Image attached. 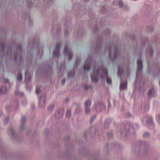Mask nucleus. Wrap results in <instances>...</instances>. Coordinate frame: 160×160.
<instances>
[{"mask_svg": "<svg viewBox=\"0 0 160 160\" xmlns=\"http://www.w3.org/2000/svg\"><path fill=\"white\" fill-rule=\"evenodd\" d=\"M107 71L105 70L102 73V75L101 76V79H103L105 77L106 78L107 82L108 84H110L111 83V79L107 76Z\"/></svg>", "mask_w": 160, "mask_h": 160, "instance_id": "obj_4", "label": "nucleus"}, {"mask_svg": "<svg viewBox=\"0 0 160 160\" xmlns=\"http://www.w3.org/2000/svg\"><path fill=\"white\" fill-rule=\"evenodd\" d=\"M110 136H108V137L109 138H110V136H112V134H111V133L110 134Z\"/></svg>", "mask_w": 160, "mask_h": 160, "instance_id": "obj_29", "label": "nucleus"}, {"mask_svg": "<svg viewBox=\"0 0 160 160\" xmlns=\"http://www.w3.org/2000/svg\"><path fill=\"white\" fill-rule=\"evenodd\" d=\"M92 64V59L91 58H88L87 60H86L85 62V65L83 68L84 70L87 71H89L90 67Z\"/></svg>", "mask_w": 160, "mask_h": 160, "instance_id": "obj_2", "label": "nucleus"}, {"mask_svg": "<svg viewBox=\"0 0 160 160\" xmlns=\"http://www.w3.org/2000/svg\"><path fill=\"white\" fill-rule=\"evenodd\" d=\"M85 112L87 114H89L90 112V107H85Z\"/></svg>", "mask_w": 160, "mask_h": 160, "instance_id": "obj_17", "label": "nucleus"}, {"mask_svg": "<svg viewBox=\"0 0 160 160\" xmlns=\"http://www.w3.org/2000/svg\"><path fill=\"white\" fill-rule=\"evenodd\" d=\"M7 91V87L5 86L0 87V95L4 94Z\"/></svg>", "mask_w": 160, "mask_h": 160, "instance_id": "obj_10", "label": "nucleus"}, {"mask_svg": "<svg viewBox=\"0 0 160 160\" xmlns=\"http://www.w3.org/2000/svg\"><path fill=\"white\" fill-rule=\"evenodd\" d=\"M60 48V45L58 44H57L56 47V49L53 53V56L55 58H58L60 56L59 52L57 50H59Z\"/></svg>", "mask_w": 160, "mask_h": 160, "instance_id": "obj_7", "label": "nucleus"}, {"mask_svg": "<svg viewBox=\"0 0 160 160\" xmlns=\"http://www.w3.org/2000/svg\"><path fill=\"white\" fill-rule=\"evenodd\" d=\"M149 134L148 132H146L143 135V137L145 138H148L149 136Z\"/></svg>", "mask_w": 160, "mask_h": 160, "instance_id": "obj_21", "label": "nucleus"}, {"mask_svg": "<svg viewBox=\"0 0 160 160\" xmlns=\"http://www.w3.org/2000/svg\"><path fill=\"white\" fill-rule=\"evenodd\" d=\"M118 4H119V7L120 8H122L123 6V2H122L121 1H120L119 2Z\"/></svg>", "mask_w": 160, "mask_h": 160, "instance_id": "obj_22", "label": "nucleus"}, {"mask_svg": "<svg viewBox=\"0 0 160 160\" xmlns=\"http://www.w3.org/2000/svg\"><path fill=\"white\" fill-rule=\"evenodd\" d=\"M45 96L44 95L41 96L39 98L38 105L40 107H43L45 105Z\"/></svg>", "mask_w": 160, "mask_h": 160, "instance_id": "obj_5", "label": "nucleus"}, {"mask_svg": "<svg viewBox=\"0 0 160 160\" xmlns=\"http://www.w3.org/2000/svg\"><path fill=\"white\" fill-rule=\"evenodd\" d=\"M154 94V90L153 88L150 89L148 92V94L150 97H152Z\"/></svg>", "mask_w": 160, "mask_h": 160, "instance_id": "obj_14", "label": "nucleus"}, {"mask_svg": "<svg viewBox=\"0 0 160 160\" xmlns=\"http://www.w3.org/2000/svg\"><path fill=\"white\" fill-rule=\"evenodd\" d=\"M137 64L138 69L137 71V76H138V74L142 71L143 68L142 62L140 60H139L138 61Z\"/></svg>", "mask_w": 160, "mask_h": 160, "instance_id": "obj_8", "label": "nucleus"}, {"mask_svg": "<svg viewBox=\"0 0 160 160\" xmlns=\"http://www.w3.org/2000/svg\"><path fill=\"white\" fill-rule=\"evenodd\" d=\"M40 91V89L38 88H37L36 90V94H38Z\"/></svg>", "mask_w": 160, "mask_h": 160, "instance_id": "obj_24", "label": "nucleus"}, {"mask_svg": "<svg viewBox=\"0 0 160 160\" xmlns=\"http://www.w3.org/2000/svg\"><path fill=\"white\" fill-rule=\"evenodd\" d=\"M93 65H94V68H92L93 72V74L91 76V79L92 82H96L98 80V76L99 75L102 76L104 71L105 70L107 71V70L106 69H102L101 68H98V67H97V65H95V63H94Z\"/></svg>", "mask_w": 160, "mask_h": 160, "instance_id": "obj_1", "label": "nucleus"}, {"mask_svg": "<svg viewBox=\"0 0 160 160\" xmlns=\"http://www.w3.org/2000/svg\"><path fill=\"white\" fill-rule=\"evenodd\" d=\"M119 53L118 52L117 50H115V51L113 52L111 51L109 53L108 57L110 58H113L114 60H115L117 58V57L119 55Z\"/></svg>", "mask_w": 160, "mask_h": 160, "instance_id": "obj_6", "label": "nucleus"}, {"mask_svg": "<svg viewBox=\"0 0 160 160\" xmlns=\"http://www.w3.org/2000/svg\"><path fill=\"white\" fill-rule=\"evenodd\" d=\"M127 88V83L126 82H122L120 85V91L125 90Z\"/></svg>", "mask_w": 160, "mask_h": 160, "instance_id": "obj_9", "label": "nucleus"}, {"mask_svg": "<svg viewBox=\"0 0 160 160\" xmlns=\"http://www.w3.org/2000/svg\"><path fill=\"white\" fill-rule=\"evenodd\" d=\"M91 102L90 100H87L85 103V107H90L91 105Z\"/></svg>", "mask_w": 160, "mask_h": 160, "instance_id": "obj_13", "label": "nucleus"}, {"mask_svg": "<svg viewBox=\"0 0 160 160\" xmlns=\"http://www.w3.org/2000/svg\"><path fill=\"white\" fill-rule=\"evenodd\" d=\"M121 68L118 67V74H121L122 72V70H120Z\"/></svg>", "mask_w": 160, "mask_h": 160, "instance_id": "obj_23", "label": "nucleus"}, {"mask_svg": "<svg viewBox=\"0 0 160 160\" xmlns=\"http://www.w3.org/2000/svg\"><path fill=\"white\" fill-rule=\"evenodd\" d=\"M78 61H79L80 60H77V62H78Z\"/></svg>", "mask_w": 160, "mask_h": 160, "instance_id": "obj_30", "label": "nucleus"}, {"mask_svg": "<svg viewBox=\"0 0 160 160\" xmlns=\"http://www.w3.org/2000/svg\"><path fill=\"white\" fill-rule=\"evenodd\" d=\"M9 121V118H7L5 119V121L6 122H8Z\"/></svg>", "mask_w": 160, "mask_h": 160, "instance_id": "obj_28", "label": "nucleus"}, {"mask_svg": "<svg viewBox=\"0 0 160 160\" xmlns=\"http://www.w3.org/2000/svg\"><path fill=\"white\" fill-rule=\"evenodd\" d=\"M17 78L18 81H21L22 80V75L21 73H19L18 74Z\"/></svg>", "mask_w": 160, "mask_h": 160, "instance_id": "obj_15", "label": "nucleus"}, {"mask_svg": "<svg viewBox=\"0 0 160 160\" xmlns=\"http://www.w3.org/2000/svg\"><path fill=\"white\" fill-rule=\"evenodd\" d=\"M71 115V111L69 110H68L66 113V115L67 117L69 118Z\"/></svg>", "mask_w": 160, "mask_h": 160, "instance_id": "obj_18", "label": "nucleus"}, {"mask_svg": "<svg viewBox=\"0 0 160 160\" xmlns=\"http://www.w3.org/2000/svg\"><path fill=\"white\" fill-rule=\"evenodd\" d=\"M147 124H152V117H151L149 119V120L147 121Z\"/></svg>", "mask_w": 160, "mask_h": 160, "instance_id": "obj_20", "label": "nucleus"}, {"mask_svg": "<svg viewBox=\"0 0 160 160\" xmlns=\"http://www.w3.org/2000/svg\"><path fill=\"white\" fill-rule=\"evenodd\" d=\"M53 107L52 106L48 108V110L51 111L53 108Z\"/></svg>", "mask_w": 160, "mask_h": 160, "instance_id": "obj_27", "label": "nucleus"}, {"mask_svg": "<svg viewBox=\"0 0 160 160\" xmlns=\"http://www.w3.org/2000/svg\"><path fill=\"white\" fill-rule=\"evenodd\" d=\"M25 120V117H23L22 118V122H24V121Z\"/></svg>", "mask_w": 160, "mask_h": 160, "instance_id": "obj_26", "label": "nucleus"}, {"mask_svg": "<svg viewBox=\"0 0 160 160\" xmlns=\"http://www.w3.org/2000/svg\"><path fill=\"white\" fill-rule=\"evenodd\" d=\"M75 74V72L72 71L69 73L68 74V77L69 78H72L73 77Z\"/></svg>", "mask_w": 160, "mask_h": 160, "instance_id": "obj_16", "label": "nucleus"}, {"mask_svg": "<svg viewBox=\"0 0 160 160\" xmlns=\"http://www.w3.org/2000/svg\"><path fill=\"white\" fill-rule=\"evenodd\" d=\"M156 118L158 122L160 124V113L157 114L156 116Z\"/></svg>", "mask_w": 160, "mask_h": 160, "instance_id": "obj_19", "label": "nucleus"}, {"mask_svg": "<svg viewBox=\"0 0 160 160\" xmlns=\"http://www.w3.org/2000/svg\"><path fill=\"white\" fill-rule=\"evenodd\" d=\"M65 82V80L64 79H62L61 81V83L63 84Z\"/></svg>", "mask_w": 160, "mask_h": 160, "instance_id": "obj_25", "label": "nucleus"}, {"mask_svg": "<svg viewBox=\"0 0 160 160\" xmlns=\"http://www.w3.org/2000/svg\"><path fill=\"white\" fill-rule=\"evenodd\" d=\"M64 53L66 56H67L68 60L70 61L72 59V54L71 52L68 50V48L66 46H65Z\"/></svg>", "mask_w": 160, "mask_h": 160, "instance_id": "obj_3", "label": "nucleus"}, {"mask_svg": "<svg viewBox=\"0 0 160 160\" xmlns=\"http://www.w3.org/2000/svg\"><path fill=\"white\" fill-rule=\"evenodd\" d=\"M101 108H104V106L101 105L100 104H98L95 107L96 110L98 112L101 111L102 110V109H101Z\"/></svg>", "mask_w": 160, "mask_h": 160, "instance_id": "obj_11", "label": "nucleus"}, {"mask_svg": "<svg viewBox=\"0 0 160 160\" xmlns=\"http://www.w3.org/2000/svg\"><path fill=\"white\" fill-rule=\"evenodd\" d=\"M55 115L56 118H61L63 116V113L59 111L55 113Z\"/></svg>", "mask_w": 160, "mask_h": 160, "instance_id": "obj_12", "label": "nucleus"}]
</instances>
